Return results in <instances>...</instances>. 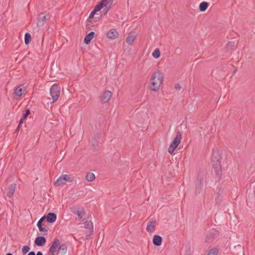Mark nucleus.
<instances>
[{"label":"nucleus","mask_w":255,"mask_h":255,"mask_svg":"<svg viewBox=\"0 0 255 255\" xmlns=\"http://www.w3.org/2000/svg\"><path fill=\"white\" fill-rule=\"evenodd\" d=\"M215 238V234L214 232H210L208 233L205 237V242L207 243L212 242Z\"/></svg>","instance_id":"obj_14"},{"label":"nucleus","mask_w":255,"mask_h":255,"mask_svg":"<svg viewBox=\"0 0 255 255\" xmlns=\"http://www.w3.org/2000/svg\"><path fill=\"white\" fill-rule=\"evenodd\" d=\"M95 178V174L92 172H88L86 175V179L89 182L93 181Z\"/></svg>","instance_id":"obj_23"},{"label":"nucleus","mask_w":255,"mask_h":255,"mask_svg":"<svg viewBox=\"0 0 255 255\" xmlns=\"http://www.w3.org/2000/svg\"><path fill=\"white\" fill-rule=\"evenodd\" d=\"M222 202V199L219 194H218L215 198V203L216 205H220Z\"/></svg>","instance_id":"obj_29"},{"label":"nucleus","mask_w":255,"mask_h":255,"mask_svg":"<svg viewBox=\"0 0 255 255\" xmlns=\"http://www.w3.org/2000/svg\"><path fill=\"white\" fill-rule=\"evenodd\" d=\"M181 139L182 133L180 131H177L175 137L170 143L168 149V151L170 154H172L174 152L175 149L180 144Z\"/></svg>","instance_id":"obj_2"},{"label":"nucleus","mask_w":255,"mask_h":255,"mask_svg":"<svg viewBox=\"0 0 255 255\" xmlns=\"http://www.w3.org/2000/svg\"><path fill=\"white\" fill-rule=\"evenodd\" d=\"M208 3L207 2H205V1H203V2H202L200 4H199V9H200V10L201 11H205L208 6Z\"/></svg>","instance_id":"obj_22"},{"label":"nucleus","mask_w":255,"mask_h":255,"mask_svg":"<svg viewBox=\"0 0 255 255\" xmlns=\"http://www.w3.org/2000/svg\"><path fill=\"white\" fill-rule=\"evenodd\" d=\"M45 219H46V216H43L39 220L40 221V222H42V221Z\"/></svg>","instance_id":"obj_36"},{"label":"nucleus","mask_w":255,"mask_h":255,"mask_svg":"<svg viewBox=\"0 0 255 255\" xmlns=\"http://www.w3.org/2000/svg\"><path fill=\"white\" fill-rule=\"evenodd\" d=\"M175 89L176 90H180L181 89V87L180 86V85L179 84H177L175 85Z\"/></svg>","instance_id":"obj_34"},{"label":"nucleus","mask_w":255,"mask_h":255,"mask_svg":"<svg viewBox=\"0 0 255 255\" xmlns=\"http://www.w3.org/2000/svg\"><path fill=\"white\" fill-rule=\"evenodd\" d=\"M29 114L30 110L28 109L25 111V113L23 114L22 117L20 119L19 122L18 127L20 126V125L23 123V121L26 119Z\"/></svg>","instance_id":"obj_20"},{"label":"nucleus","mask_w":255,"mask_h":255,"mask_svg":"<svg viewBox=\"0 0 255 255\" xmlns=\"http://www.w3.org/2000/svg\"><path fill=\"white\" fill-rule=\"evenodd\" d=\"M160 55V51L158 49L156 48L155 49L154 51L152 52V56L154 58H158L159 57Z\"/></svg>","instance_id":"obj_27"},{"label":"nucleus","mask_w":255,"mask_h":255,"mask_svg":"<svg viewBox=\"0 0 255 255\" xmlns=\"http://www.w3.org/2000/svg\"><path fill=\"white\" fill-rule=\"evenodd\" d=\"M57 218V216L55 213H49L46 216V220L48 222L52 223H54Z\"/></svg>","instance_id":"obj_16"},{"label":"nucleus","mask_w":255,"mask_h":255,"mask_svg":"<svg viewBox=\"0 0 255 255\" xmlns=\"http://www.w3.org/2000/svg\"><path fill=\"white\" fill-rule=\"evenodd\" d=\"M48 15H45L43 14H41L38 19V25H43L44 23L45 22L46 19L48 18Z\"/></svg>","instance_id":"obj_19"},{"label":"nucleus","mask_w":255,"mask_h":255,"mask_svg":"<svg viewBox=\"0 0 255 255\" xmlns=\"http://www.w3.org/2000/svg\"><path fill=\"white\" fill-rule=\"evenodd\" d=\"M156 220L155 218H151L147 224L146 230L149 233H152L155 230Z\"/></svg>","instance_id":"obj_7"},{"label":"nucleus","mask_w":255,"mask_h":255,"mask_svg":"<svg viewBox=\"0 0 255 255\" xmlns=\"http://www.w3.org/2000/svg\"><path fill=\"white\" fill-rule=\"evenodd\" d=\"M95 34V32L93 31H91L89 33H88L84 38V42L86 44H88L90 42V41L94 38Z\"/></svg>","instance_id":"obj_17"},{"label":"nucleus","mask_w":255,"mask_h":255,"mask_svg":"<svg viewBox=\"0 0 255 255\" xmlns=\"http://www.w3.org/2000/svg\"><path fill=\"white\" fill-rule=\"evenodd\" d=\"M37 226L38 228H39V227H42V222H40V221L39 220L37 222Z\"/></svg>","instance_id":"obj_35"},{"label":"nucleus","mask_w":255,"mask_h":255,"mask_svg":"<svg viewBox=\"0 0 255 255\" xmlns=\"http://www.w3.org/2000/svg\"><path fill=\"white\" fill-rule=\"evenodd\" d=\"M29 250L30 248L28 246H24L23 247L22 249V252L23 254H25L28 252H29Z\"/></svg>","instance_id":"obj_31"},{"label":"nucleus","mask_w":255,"mask_h":255,"mask_svg":"<svg viewBox=\"0 0 255 255\" xmlns=\"http://www.w3.org/2000/svg\"><path fill=\"white\" fill-rule=\"evenodd\" d=\"M218 249L215 248H213L211 249L207 255H217L218 253Z\"/></svg>","instance_id":"obj_26"},{"label":"nucleus","mask_w":255,"mask_h":255,"mask_svg":"<svg viewBox=\"0 0 255 255\" xmlns=\"http://www.w3.org/2000/svg\"><path fill=\"white\" fill-rule=\"evenodd\" d=\"M204 185V177L201 172L198 173L197 179L196 181L195 190L196 193H200Z\"/></svg>","instance_id":"obj_4"},{"label":"nucleus","mask_w":255,"mask_h":255,"mask_svg":"<svg viewBox=\"0 0 255 255\" xmlns=\"http://www.w3.org/2000/svg\"><path fill=\"white\" fill-rule=\"evenodd\" d=\"M22 88L21 86L17 87L14 91V95L15 96L20 97L22 94Z\"/></svg>","instance_id":"obj_24"},{"label":"nucleus","mask_w":255,"mask_h":255,"mask_svg":"<svg viewBox=\"0 0 255 255\" xmlns=\"http://www.w3.org/2000/svg\"><path fill=\"white\" fill-rule=\"evenodd\" d=\"M112 2H110L107 0H102L95 7L94 10L97 12L100 10L104 6L105 7L104 10L105 12H107L111 7Z\"/></svg>","instance_id":"obj_5"},{"label":"nucleus","mask_w":255,"mask_h":255,"mask_svg":"<svg viewBox=\"0 0 255 255\" xmlns=\"http://www.w3.org/2000/svg\"><path fill=\"white\" fill-rule=\"evenodd\" d=\"M16 185V184L13 183V184H10L9 186L8 191L7 193V196L8 197H11L13 196V195L15 192Z\"/></svg>","instance_id":"obj_18"},{"label":"nucleus","mask_w":255,"mask_h":255,"mask_svg":"<svg viewBox=\"0 0 255 255\" xmlns=\"http://www.w3.org/2000/svg\"><path fill=\"white\" fill-rule=\"evenodd\" d=\"M96 12L93 9V11L90 13L89 18H92L94 17V14H95Z\"/></svg>","instance_id":"obj_33"},{"label":"nucleus","mask_w":255,"mask_h":255,"mask_svg":"<svg viewBox=\"0 0 255 255\" xmlns=\"http://www.w3.org/2000/svg\"><path fill=\"white\" fill-rule=\"evenodd\" d=\"M60 241L59 239H55L52 243L51 246L49 249V252L51 253L50 255H55V253L59 251Z\"/></svg>","instance_id":"obj_9"},{"label":"nucleus","mask_w":255,"mask_h":255,"mask_svg":"<svg viewBox=\"0 0 255 255\" xmlns=\"http://www.w3.org/2000/svg\"><path fill=\"white\" fill-rule=\"evenodd\" d=\"M78 216V219L81 220L85 215V211L83 207L75 208L73 212Z\"/></svg>","instance_id":"obj_10"},{"label":"nucleus","mask_w":255,"mask_h":255,"mask_svg":"<svg viewBox=\"0 0 255 255\" xmlns=\"http://www.w3.org/2000/svg\"><path fill=\"white\" fill-rule=\"evenodd\" d=\"M67 250V247L64 244H63L62 245H60V244L59 245V251H66Z\"/></svg>","instance_id":"obj_32"},{"label":"nucleus","mask_w":255,"mask_h":255,"mask_svg":"<svg viewBox=\"0 0 255 255\" xmlns=\"http://www.w3.org/2000/svg\"><path fill=\"white\" fill-rule=\"evenodd\" d=\"M6 255H13L11 253H7Z\"/></svg>","instance_id":"obj_39"},{"label":"nucleus","mask_w":255,"mask_h":255,"mask_svg":"<svg viewBox=\"0 0 255 255\" xmlns=\"http://www.w3.org/2000/svg\"><path fill=\"white\" fill-rule=\"evenodd\" d=\"M36 255H43V254L41 252L39 251L37 253Z\"/></svg>","instance_id":"obj_38"},{"label":"nucleus","mask_w":255,"mask_h":255,"mask_svg":"<svg viewBox=\"0 0 255 255\" xmlns=\"http://www.w3.org/2000/svg\"><path fill=\"white\" fill-rule=\"evenodd\" d=\"M215 156V154H213L212 156V160L213 162H215V164H213V167L214 168H216L217 169L220 168V162L218 159L217 160H215L214 157Z\"/></svg>","instance_id":"obj_21"},{"label":"nucleus","mask_w":255,"mask_h":255,"mask_svg":"<svg viewBox=\"0 0 255 255\" xmlns=\"http://www.w3.org/2000/svg\"><path fill=\"white\" fill-rule=\"evenodd\" d=\"M46 238L42 236L37 237L35 238L34 244L38 247L43 246L46 243Z\"/></svg>","instance_id":"obj_12"},{"label":"nucleus","mask_w":255,"mask_h":255,"mask_svg":"<svg viewBox=\"0 0 255 255\" xmlns=\"http://www.w3.org/2000/svg\"><path fill=\"white\" fill-rule=\"evenodd\" d=\"M83 221L84 227L87 230L86 232V234L87 237H89L93 232V223L92 221L88 220H84Z\"/></svg>","instance_id":"obj_8"},{"label":"nucleus","mask_w":255,"mask_h":255,"mask_svg":"<svg viewBox=\"0 0 255 255\" xmlns=\"http://www.w3.org/2000/svg\"><path fill=\"white\" fill-rule=\"evenodd\" d=\"M135 38V36L133 35H128L126 38V42L129 45L131 44Z\"/></svg>","instance_id":"obj_25"},{"label":"nucleus","mask_w":255,"mask_h":255,"mask_svg":"<svg viewBox=\"0 0 255 255\" xmlns=\"http://www.w3.org/2000/svg\"><path fill=\"white\" fill-rule=\"evenodd\" d=\"M39 231L40 232H42L43 233V235H47V234H48V231L47 229H46L45 228H43L42 226V227H39V228H38Z\"/></svg>","instance_id":"obj_30"},{"label":"nucleus","mask_w":255,"mask_h":255,"mask_svg":"<svg viewBox=\"0 0 255 255\" xmlns=\"http://www.w3.org/2000/svg\"><path fill=\"white\" fill-rule=\"evenodd\" d=\"M107 37L111 39H115L118 36V32L115 29L110 30L107 33Z\"/></svg>","instance_id":"obj_13"},{"label":"nucleus","mask_w":255,"mask_h":255,"mask_svg":"<svg viewBox=\"0 0 255 255\" xmlns=\"http://www.w3.org/2000/svg\"><path fill=\"white\" fill-rule=\"evenodd\" d=\"M31 39V35L29 33H26L24 36V41L26 44H28Z\"/></svg>","instance_id":"obj_28"},{"label":"nucleus","mask_w":255,"mask_h":255,"mask_svg":"<svg viewBox=\"0 0 255 255\" xmlns=\"http://www.w3.org/2000/svg\"><path fill=\"white\" fill-rule=\"evenodd\" d=\"M163 73L160 70H157L153 73L150 79V90L154 92L158 91L163 82Z\"/></svg>","instance_id":"obj_1"},{"label":"nucleus","mask_w":255,"mask_h":255,"mask_svg":"<svg viewBox=\"0 0 255 255\" xmlns=\"http://www.w3.org/2000/svg\"><path fill=\"white\" fill-rule=\"evenodd\" d=\"M50 94L53 100V103L55 102L59 97L60 88L56 84L53 85L50 89Z\"/></svg>","instance_id":"obj_3"},{"label":"nucleus","mask_w":255,"mask_h":255,"mask_svg":"<svg viewBox=\"0 0 255 255\" xmlns=\"http://www.w3.org/2000/svg\"><path fill=\"white\" fill-rule=\"evenodd\" d=\"M19 128H20V127H18V126L17 128H16V130H19Z\"/></svg>","instance_id":"obj_40"},{"label":"nucleus","mask_w":255,"mask_h":255,"mask_svg":"<svg viewBox=\"0 0 255 255\" xmlns=\"http://www.w3.org/2000/svg\"><path fill=\"white\" fill-rule=\"evenodd\" d=\"M162 238L159 235H154L152 239V242L154 245L159 246L161 245Z\"/></svg>","instance_id":"obj_15"},{"label":"nucleus","mask_w":255,"mask_h":255,"mask_svg":"<svg viewBox=\"0 0 255 255\" xmlns=\"http://www.w3.org/2000/svg\"><path fill=\"white\" fill-rule=\"evenodd\" d=\"M27 255H35V253L33 251L30 252Z\"/></svg>","instance_id":"obj_37"},{"label":"nucleus","mask_w":255,"mask_h":255,"mask_svg":"<svg viewBox=\"0 0 255 255\" xmlns=\"http://www.w3.org/2000/svg\"><path fill=\"white\" fill-rule=\"evenodd\" d=\"M112 96V92L109 90L105 91L102 96V101L103 103H108L110 100L111 99Z\"/></svg>","instance_id":"obj_11"},{"label":"nucleus","mask_w":255,"mask_h":255,"mask_svg":"<svg viewBox=\"0 0 255 255\" xmlns=\"http://www.w3.org/2000/svg\"><path fill=\"white\" fill-rule=\"evenodd\" d=\"M72 181V180L70 179L69 175L64 174L61 175L55 181H54V185L56 186H60L62 185L65 184L67 182Z\"/></svg>","instance_id":"obj_6"}]
</instances>
